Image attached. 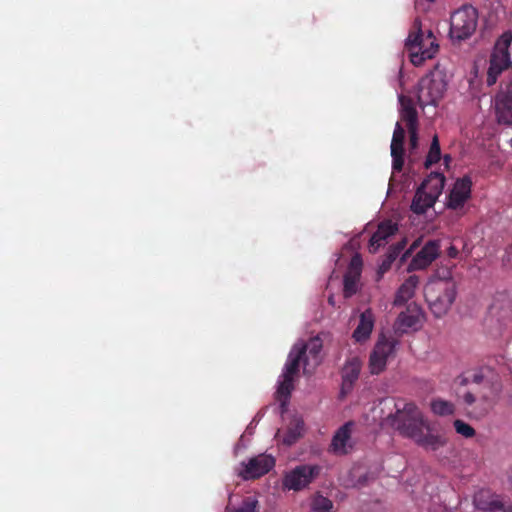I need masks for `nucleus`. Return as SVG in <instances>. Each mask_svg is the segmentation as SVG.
I'll return each mask as SVG.
<instances>
[{
    "mask_svg": "<svg viewBox=\"0 0 512 512\" xmlns=\"http://www.w3.org/2000/svg\"><path fill=\"white\" fill-rule=\"evenodd\" d=\"M353 425V422L349 421L336 430L331 440L330 452L343 456L353 450L354 444L351 438Z\"/></svg>",
    "mask_w": 512,
    "mask_h": 512,
    "instance_id": "nucleus-14",
    "label": "nucleus"
},
{
    "mask_svg": "<svg viewBox=\"0 0 512 512\" xmlns=\"http://www.w3.org/2000/svg\"><path fill=\"white\" fill-rule=\"evenodd\" d=\"M397 340L381 335L369 357V369L373 375L383 372L388 358L394 354Z\"/></svg>",
    "mask_w": 512,
    "mask_h": 512,
    "instance_id": "nucleus-10",
    "label": "nucleus"
},
{
    "mask_svg": "<svg viewBox=\"0 0 512 512\" xmlns=\"http://www.w3.org/2000/svg\"><path fill=\"white\" fill-rule=\"evenodd\" d=\"M275 466V459L266 454L255 456L244 465L240 476L245 480L257 479L267 474Z\"/></svg>",
    "mask_w": 512,
    "mask_h": 512,
    "instance_id": "nucleus-13",
    "label": "nucleus"
},
{
    "mask_svg": "<svg viewBox=\"0 0 512 512\" xmlns=\"http://www.w3.org/2000/svg\"><path fill=\"white\" fill-rule=\"evenodd\" d=\"M481 400L484 402V413H487L493 407V401L485 394L481 395Z\"/></svg>",
    "mask_w": 512,
    "mask_h": 512,
    "instance_id": "nucleus-41",
    "label": "nucleus"
},
{
    "mask_svg": "<svg viewBox=\"0 0 512 512\" xmlns=\"http://www.w3.org/2000/svg\"><path fill=\"white\" fill-rule=\"evenodd\" d=\"M302 351H298L295 346L291 348L285 366L282 372V380L277 388V398L285 405L289 400L291 392L294 388V377L298 375L301 365L304 367V356Z\"/></svg>",
    "mask_w": 512,
    "mask_h": 512,
    "instance_id": "nucleus-7",
    "label": "nucleus"
},
{
    "mask_svg": "<svg viewBox=\"0 0 512 512\" xmlns=\"http://www.w3.org/2000/svg\"><path fill=\"white\" fill-rule=\"evenodd\" d=\"M436 200L431 197L427 191L417 188L411 203V211L415 214H424L429 208L435 204Z\"/></svg>",
    "mask_w": 512,
    "mask_h": 512,
    "instance_id": "nucleus-25",
    "label": "nucleus"
},
{
    "mask_svg": "<svg viewBox=\"0 0 512 512\" xmlns=\"http://www.w3.org/2000/svg\"><path fill=\"white\" fill-rule=\"evenodd\" d=\"M408 133L410 137V146L412 149L417 148L418 146V127L408 128Z\"/></svg>",
    "mask_w": 512,
    "mask_h": 512,
    "instance_id": "nucleus-39",
    "label": "nucleus"
},
{
    "mask_svg": "<svg viewBox=\"0 0 512 512\" xmlns=\"http://www.w3.org/2000/svg\"><path fill=\"white\" fill-rule=\"evenodd\" d=\"M440 243L438 240H429L412 259L410 266L415 270L428 267L439 255Z\"/></svg>",
    "mask_w": 512,
    "mask_h": 512,
    "instance_id": "nucleus-19",
    "label": "nucleus"
},
{
    "mask_svg": "<svg viewBox=\"0 0 512 512\" xmlns=\"http://www.w3.org/2000/svg\"><path fill=\"white\" fill-rule=\"evenodd\" d=\"M304 422L301 419H294L290 422L282 442L287 446L296 443L303 435Z\"/></svg>",
    "mask_w": 512,
    "mask_h": 512,
    "instance_id": "nucleus-27",
    "label": "nucleus"
},
{
    "mask_svg": "<svg viewBox=\"0 0 512 512\" xmlns=\"http://www.w3.org/2000/svg\"><path fill=\"white\" fill-rule=\"evenodd\" d=\"M510 143H511V146H512V138H511V141H510Z\"/></svg>",
    "mask_w": 512,
    "mask_h": 512,
    "instance_id": "nucleus-45",
    "label": "nucleus"
},
{
    "mask_svg": "<svg viewBox=\"0 0 512 512\" xmlns=\"http://www.w3.org/2000/svg\"><path fill=\"white\" fill-rule=\"evenodd\" d=\"M362 363L358 357L348 359L342 368V384H341V397H345L350 393L354 387L355 382L358 380Z\"/></svg>",
    "mask_w": 512,
    "mask_h": 512,
    "instance_id": "nucleus-16",
    "label": "nucleus"
},
{
    "mask_svg": "<svg viewBox=\"0 0 512 512\" xmlns=\"http://www.w3.org/2000/svg\"><path fill=\"white\" fill-rule=\"evenodd\" d=\"M298 351H302L304 356V373L310 374L321 363L320 353L323 348L322 340L319 337H313L307 342L299 341L294 344Z\"/></svg>",
    "mask_w": 512,
    "mask_h": 512,
    "instance_id": "nucleus-12",
    "label": "nucleus"
},
{
    "mask_svg": "<svg viewBox=\"0 0 512 512\" xmlns=\"http://www.w3.org/2000/svg\"><path fill=\"white\" fill-rule=\"evenodd\" d=\"M458 249L451 245L448 249H447V255L450 257V258H456L458 256Z\"/></svg>",
    "mask_w": 512,
    "mask_h": 512,
    "instance_id": "nucleus-42",
    "label": "nucleus"
},
{
    "mask_svg": "<svg viewBox=\"0 0 512 512\" xmlns=\"http://www.w3.org/2000/svg\"><path fill=\"white\" fill-rule=\"evenodd\" d=\"M421 315V308L417 304H408L406 310L398 315L394 325L395 330L400 333H406L409 329H416L420 323Z\"/></svg>",
    "mask_w": 512,
    "mask_h": 512,
    "instance_id": "nucleus-18",
    "label": "nucleus"
},
{
    "mask_svg": "<svg viewBox=\"0 0 512 512\" xmlns=\"http://www.w3.org/2000/svg\"><path fill=\"white\" fill-rule=\"evenodd\" d=\"M494 111L499 124L512 125V81L501 83L494 97Z\"/></svg>",
    "mask_w": 512,
    "mask_h": 512,
    "instance_id": "nucleus-11",
    "label": "nucleus"
},
{
    "mask_svg": "<svg viewBox=\"0 0 512 512\" xmlns=\"http://www.w3.org/2000/svg\"><path fill=\"white\" fill-rule=\"evenodd\" d=\"M471 189L472 180L469 176L457 179L449 193L447 207L453 210L463 208L471 197Z\"/></svg>",
    "mask_w": 512,
    "mask_h": 512,
    "instance_id": "nucleus-15",
    "label": "nucleus"
},
{
    "mask_svg": "<svg viewBox=\"0 0 512 512\" xmlns=\"http://www.w3.org/2000/svg\"><path fill=\"white\" fill-rule=\"evenodd\" d=\"M488 373L489 371H485L482 368L477 370L466 371L458 377V382L462 386H466L469 384H490L487 375Z\"/></svg>",
    "mask_w": 512,
    "mask_h": 512,
    "instance_id": "nucleus-26",
    "label": "nucleus"
},
{
    "mask_svg": "<svg viewBox=\"0 0 512 512\" xmlns=\"http://www.w3.org/2000/svg\"><path fill=\"white\" fill-rule=\"evenodd\" d=\"M490 320H496L500 326L512 319V302L505 294L498 295L489 310Z\"/></svg>",
    "mask_w": 512,
    "mask_h": 512,
    "instance_id": "nucleus-20",
    "label": "nucleus"
},
{
    "mask_svg": "<svg viewBox=\"0 0 512 512\" xmlns=\"http://www.w3.org/2000/svg\"><path fill=\"white\" fill-rule=\"evenodd\" d=\"M360 280V276L355 274L345 273L343 280V295L345 298H350L354 294H356L358 290V282Z\"/></svg>",
    "mask_w": 512,
    "mask_h": 512,
    "instance_id": "nucleus-29",
    "label": "nucleus"
},
{
    "mask_svg": "<svg viewBox=\"0 0 512 512\" xmlns=\"http://www.w3.org/2000/svg\"><path fill=\"white\" fill-rule=\"evenodd\" d=\"M392 169L394 172H401L404 166V152H391Z\"/></svg>",
    "mask_w": 512,
    "mask_h": 512,
    "instance_id": "nucleus-36",
    "label": "nucleus"
},
{
    "mask_svg": "<svg viewBox=\"0 0 512 512\" xmlns=\"http://www.w3.org/2000/svg\"><path fill=\"white\" fill-rule=\"evenodd\" d=\"M361 271H362V260L359 255H355L352 257L346 273L361 276Z\"/></svg>",
    "mask_w": 512,
    "mask_h": 512,
    "instance_id": "nucleus-37",
    "label": "nucleus"
},
{
    "mask_svg": "<svg viewBox=\"0 0 512 512\" xmlns=\"http://www.w3.org/2000/svg\"><path fill=\"white\" fill-rule=\"evenodd\" d=\"M463 400L466 405L471 406L476 402L477 396L475 395L474 392L468 391L464 394Z\"/></svg>",
    "mask_w": 512,
    "mask_h": 512,
    "instance_id": "nucleus-40",
    "label": "nucleus"
},
{
    "mask_svg": "<svg viewBox=\"0 0 512 512\" xmlns=\"http://www.w3.org/2000/svg\"><path fill=\"white\" fill-rule=\"evenodd\" d=\"M332 508V501L322 495H317L312 502V512H330Z\"/></svg>",
    "mask_w": 512,
    "mask_h": 512,
    "instance_id": "nucleus-33",
    "label": "nucleus"
},
{
    "mask_svg": "<svg viewBox=\"0 0 512 512\" xmlns=\"http://www.w3.org/2000/svg\"><path fill=\"white\" fill-rule=\"evenodd\" d=\"M375 317L371 309L360 314L359 323L353 331L352 337L356 342L362 343L369 339L374 328Z\"/></svg>",
    "mask_w": 512,
    "mask_h": 512,
    "instance_id": "nucleus-21",
    "label": "nucleus"
},
{
    "mask_svg": "<svg viewBox=\"0 0 512 512\" xmlns=\"http://www.w3.org/2000/svg\"><path fill=\"white\" fill-rule=\"evenodd\" d=\"M419 284V277L416 275L409 276L398 288L393 301L394 306H402L406 304L415 294V290Z\"/></svg>",
    "mask_w": 512,
    "mask_h": 512,
    "instance_id": "nucleus-23",
    "label": "nucleus"
},
{
    "mask_svg": "<svg viewBox=\"0 0 512 512\" xmlns=\"http://www.w3.org/2000/svg\"><path fill=\"white\" fill-rule=\"evenodd\" d=\"M405 47L409 52L410 61L415 66H421L427 59H432L438 52L439 45L431 30L424 33L421 22L415 19Z\"/></svg>",
    "mask_w": 512,
    "mask_h": 512,
    "instance_id": "nucleus-2",
    "label": "nucleus"
},
{
    "mask_svg": "<svg viewBox=\"0 0 512 512\" xmlns=\"http://www.w3.org/2000/svg\"><path fill=\"white\" fill-rule=\"evenodd\" d=\"M400 117L406 123L408 128L418 127V112L415 108L414 102L411 97L400 95Z\"/></svg>",
    "mask_w": 512,
    "mask_h": 512,
    "instance_id": "nucleus-22",
    "label": "nucleus"
},
{
    "mask_svg": "<svg viewBox=\"0 0 512 512\" xmlns=\"http://www.w3.org/2000/svg\"><path fill=\"white\" fill-rule=\"evenodd\" d=\"M444 160L447 163L450 160V156L449 155H445Z\"/></svg>",
    "mask_w": 512,
    "mask_h": 512,
    "instance_id": "nucleus-43",
    "label": "nucleus"
},
{
    "mask_svg": "<svg viewBox=\"0 0 512 512\" xmlns=\"http://www.w3.org/2000/svg\"><path fill=\"white\" fill-rule=\"evenodd\" d=\"M447 88L445 74L435 68L422 77L417 85V100L421 108L436 107L443 98Z\"/></svg>",
    "mask_w": 512,
    "mask_h": 512,
    "instance_id": "nucleus-3",
    "label": "nucleus"
},
{
    "mask_svg": "<svg viewBox=\"0 0 512 512\" xmlns=\"http://www.w3.org/2000/svg\"><path fill=\"white\" fill-rule=\"evenodd\" d=\"M318 465H298L285 473L282 479L283 489L300 491L306 488L319 474Z\"/></svg>",
    "mask_w": 512,
    "mask_h": 512,
    "instance_id": "nucleus-9",
    "label": "nucleus"
},
{
    "mask_svg": "<svg viewBox=\"0 0 512 512\" xmlns=\"http://www.w3.org/2000/svg\"><path fill=\"white\" fill-rule=\"evenodd\" d=\"M226 512H259L258 500L252 496L246 497L238 508L231 510L228 506Z\"/></svg>",
    "mask_w": 512,
    "mask_h": 512,
    "instance_id": "nucleus-32",
    "label": "nucleus"
},
{
    "mask_svg": "<svg viewBox=\"0 0 512 512\" xmlns=\"http://www.w3.org/2000/svg\"><path fill=\"white\" fill-rule=\"evenodd\" d=\"M478 25V11L469 4L461 6L450 17L449 35L453 42L470 38Z\"/></svg>",
    "mask_w": 512,
    "mask_h": 512,
    "instance_id": "nucleus-4",
    "label": "nucleus"
},
{
    "mask_svg": "<svg viewBox=\"0 0 512 512\" xmlns=\"http://www.w3.org/2000/svg\"><path fill=\"white\" fill-rule=\"evenodd\" d=\"M512 43V33L504 32L496 41L490 56V65L487 71V85L497 82L498 76L511 65L509 47Z\"/></svg>",
    "mask_w": 512,
    "mask_h": 512,
    "instance_id": "nucleus-6",
    "label": "nucleus"
},
{
    "mask_svg": "<svg viewBox=\"0 0 512 512\" xmlns=\"http://www.w3.org/2000/svg\"><path fill=\"white\" fill-rule=\"evenodd\" d=\"M398 231L397 223L391 220H384L378 224L377 230L369 240V251L376 253L380 247L385 246L391 236Z\"/></svg>",
    "mask_w": 512,
    "mask_h": 512,
    "instance_id": "nucleus-17",
    "label": "nucleus"
},
{
    "mask_svg": "<svg viewBox=\"0 0 512 512\" xmlns=\"http://www.w3.org/2000/svg\"><path fill=\"white\" fill-rule=\"evenodd\" d=\"M455 431L465 438H472L475 435V429L463 420L456 419L453 423Z\"/></svg>",
    "mask_w": 512,
    "mask_h": 512,
    "instance_id": "nucleus-34",
    "label": "nucleus"
},
{
    "mask_svg": "<svg viewBox=\"0 0 512 512\" xmlns=\"http://www.w3.org/2000/svg\"><path fill=\"white\" fill-rule=\"evenodd\" d=\"M431 410L439 416H447L454 413V405L442 399H436L431 402Z\"/></svg>",
    "mask_w": 512,
    "mask_h": 512,
    "instance_id": "nucleus-31",
    "label": "nucleus"
},
{
    "mask_svg": "<svg viewBox=\"0 0 512 512\" xmlns=\"http://www.w3.org/2000/svg\"><path fill=\"white\" fill-rule=\"evenodd\" d=\"M425 297L432 313L440 318L447 313L455 300V283L452 281H438L431 284L425 290Z\"/></svg>",
    "mask_w": 512,
    "mask_h": 512,
    "instance_id": "nucleus-5",
    "label": "nucleus"
},
{
    "mask_svg": "<svg viewBox=\"0 0 512 512\" xmlns=\"http://www.w3.org/2000/svg\"><path fill=\"white\" fill-rule=\"evenodd\" d=\"M473 504L480 512H512L510 497L486 489H481L474 494Z\"/></svg>",
    "mask_w": 512,
    "mask_h": 512,
    "instance_id": "nucleus-8",
    "label": "nucleus"
},
{
    "mask_svg": "<svg viewBox=\"0 0 512 512\" xmlns=\"http://www.w3.org/2000/svg\"><path fill=\"white\" fill-rule=\"evenodd\" d=\"M441 159V149L440 143L437 135H434L432 138V142L426 156L424 166L425 168H430L433 164H436Z\"/></svg>",
    "mask_w": 512,
    "mask_h": 512,
    "instance_id": "nucleus-28",
    "label": "nucleus"
},
{
    "mask_svg": "<svg viewBox=\"0 0 512 512\" xmlns=\"http://www.w3.org/2000/svg\"><path fill=\"white\" fill-rule=\"evenodd\" d=\"M396 411L387 417L390 425L398 433L413 440L427 451H437L445 447L448 439L444 434L435 433L422 411L413 402L395 405Z\"/></svg>",
    "mask_w": 512,
    "mask_h": 512,
    "instance_id": "nucleus-1",
    "label": "nucleus"
},
{
    "mask_svg": "<svg viewBox=\"0 0 512 512\" xmlns=\"http://www.w3.org/2000/svg\"><path fill=\"white\" fill-rule=\"evenodd\" d=\"M445 184V176L441 172H431L419 186L422 190L427 191V193L433 197L434 200L437 201L438 197L441 195Z\"/></svg>",
    "mask_w": 512,
    "mask_h": 512,
    "instance_id": "nucleus-24",
    "label": "nucleus"
},
{
    "mask_svg": "<svg viewBox=\"0 0 512 512\" xmlns=\"http://www.w3.org/2000/svg\"><path fill=\"white\" fill-rule=\"evenodd\" d=\"M509 257L512 259V247L510 248V251H509Z\"/></svg>",
    "mask_w": 512,
    "mask_h": 512,
    "instance_id": "nucleus-44",
    "label": "nucleus"
},
{
    "mask_svg": "<svg viewBox=\"0 0 512 512\" xmlns=\"http://www.w3.org/2000/svg\"><path fill=\"white\" fill-rule=\"evenodd\" d=\"M392 264V260L388 259L386 256L383 258L377 270L378 280L381 279L383 275L391 269Z\"/></svg>",
    "mask_w": 512,
    "mask_h": 512,
    "instance_id": "nucleus-38",
    "label": "nucleus"
},
{
    "mask_svg": "<svg viewBox=\"0 0 512 512\" xmlns=\"http://www.w3.org/2000/svg\"><path fill=\"white\" fill-rule=\"evenodd\" d=\"M405 246L406 241L402 240L397 244L390 246L385 256L394 262L399 257Z\"/></svg>",
    "mask_w": 512,
    "mask_h": 512,
    "instance_id": "nucleus-35",
    "label": "nucleus"
},
{
    "mask_svg": "<svg viewBox=\"0 0 512 512\" xmlns=\"http://www.w3.org/2000/svg\"><path fill=\"white\" fill-rule=\"evenodd\" d=\"M405 131L399 122L396 123L391 141V152H404Z\"/></svg>",
    "mask_w": 512,
    "mask_h": 512,
    "instance_id": "nucleus-30",
    "label": "nucleus"
}]
</instances>
